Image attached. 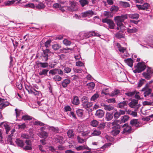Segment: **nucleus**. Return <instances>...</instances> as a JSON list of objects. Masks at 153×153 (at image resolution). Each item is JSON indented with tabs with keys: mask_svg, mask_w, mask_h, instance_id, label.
Here are the masks:
<instances>
[{
	"mask_svg": "<svg viewBox=\"0 0 153 153\" xmlns=\"http://www.w3.org/2000/svg\"><path fill=\"white\" fill-rule=\"evenodd\" d=\"M111 124L113 126L111 133L113 135L116 136L120 132V129L121 125L118 124L117 122L115 121L111 123Z\"/></svg>",
	"mask_w": 153,
	"mask_h": 153,
	"instance_id": "obj_1",
	"label": "nucleus"
},
{
	"mask_svg": "<svg viewBox=\"0 0 153 153\" xmlns=\"http://www.w3.org/2000/svg\"><path fill=\"white\" fill-rule=\"evenodd\" d=\"M128 18L126 14L122 15L121 16H117L114 18V20L118 26L123 27L124 25L122 23L125 20Z\"/></svg>",
	"mask_w": 153,
	"mask_h": 153,
	"instance_id": "obj_2",
	"label": "nucleus"
},
{
	"mask_svg": "<svg viewBox=\"0 0 153 153\" xmlns=\"http://www.w3.org/2000/svg\"><path fill=\"white\" fill-rule=\"evenodd\" d=\"M70 6H65V9L70 12L74 11L77 10V2L72 1L70 3Z\"/></svg>",
	"mask_w": 153,
	"mask_h": 153,
	"instance_id": "obj_3",
	"label": "nucleus"
},
{
	"mask_svg": "<svg viewBox=\"0 0 153 153\" xmlns=\"http://www.w3.org/2000/svg\"><path fill=\"white\" fill-rule=\"evenodd\" d=\"M43 53L40 56V59L42 61L46 62L48 59V53H50L49 49H46L43 51Z\"/></svg>",
	"mask_w": 153,
	"mask_h": 153,
	"instance_id": "obj_4",
	"label": "nucleus"
},
{
	"mask_svg": "<svg viewBox=\"0 0 153 153\" xmlns=\"http://www.w3.org/2000/svg\"><path fill=\"white\" fill-rule=\"evenodd\" d=\"M103 23H106L108 25V27L111 29H113L114 28L115 24L114 22L111 19L107 18L102 19Z\"/></svg>",
	"mask_w": 153,
	"mask_h": 153,
	"instance_id": "obj_5",
	"label": "nucleus"
},
{
	"mask_svg": "<svg viewBox=\"0 0 153 153\" xmlns=\"http://www.w3.org/2000/svg\"><path fill=\"white\" fill-rule=\"evenodd\" d=\"M122 127L124 128L123 131V133L130 134L132 131V127L129 126L127 123H125L122 126Z\"/></svg>",
	"mask_w": 153,
	"mask_h": 153,
	"instance_id": "obj_6",
	"label": "nucleus"
},
{
	"mask_svg": "<svg viewBox=\"0 0 153 153\" xmlns=\"http://www.w3.org/2000/svg\"><path fill=\"white\" fill-rule=\"evenodd\" d=\"M84 36L86 38H88L92 36L100 37L101 35L95 31H92L85 33Z\"/></svg>",
	"mask_w": 153,
	"mask_h": 153,
	"instance_id": "obj_7",
	"label": "nucleus"
},
{
	"mask_svg": "<svg viewBox=\"0 0 153 153\" xmlns=\"http://www.w3.org/2000/svg\"><path fill=\"white\" fill-rule=\"evenodd\" d=\"M140 73L143 71L146 68V66L144 62H138L136 66Z\"/></svg>",
	"mask_w": 153,
	"mask_h": 153,
	"instance_id": "obj_8",
	"label": "nucleus"
},
{
	"mask_svg": "<svg viewBox=\"0 0 153 153\" xmlns=\"http://www.w3.org/2000/svg\"><path fill=\"white\" fill-rule=\"evenodd\" d=\"M9 104L8 102L5 101V100L0 98V109H3Z\"/></svg>",
	"mask_w": 153,
	"mask_h": 153,
	"instance_id": "obj_9",
	"label": "nucleus"
},
{
	"mask_svg": "<svg viewBox=\"0 0 153 153\" xmlns=\"http://www.w3.org/2000/svg\"><path fill=\"white\" fill-rule=\"evenodd\" d=\"M95 15L94 12L91 10H89L82 13V18L88 17H89Z\"/></svg>",
	"mask_w": 153,
	"mask_h": 153,
	"instance_id": "obj_10",
	"label": "nucleus"
},
{
	"mask_svg": "<svg viewBox=\"0 0 153 153\" xmlns=\"http://www.w3.org/2000/svg\"><path fill=\"white\" fill-rule=\"evenodd\" d=\"M4 127L6 130V133L8 134L9 131L10 130V127L9 126L7 123L5 122H2L1 123L0 127Z\"/></svg>",
	"mask_w": 153,
	"mask_h": 153,
	"instance_id": "obj_11",
	"label": "nucleus"
},
{
	"mask_svg": "<svg viewBox=\"0 0 153 153\" xmlns=\"http://www.w3.org/2000/svg\"><path fill=\"white\" fill-rule=\"evenodd\" d=\"M130 124L132 126H134L137 128L140 127V123L137 119H134L131 120L130 121Z\"/></svg>",
	"mask_w": 153,
	"mask_h": 153,
	"instance_id": "obj_12",
	"label": "nucleus"
},
{
	"mask_svg": "<svg viewBox=\"0 0 153 153\" xmlns=\"http://www.w3.org/2000/svg\"><path fill=\"white\" fill-rule=\"evenodd\" d=\"M63 138L61 136L56 135L54 137L53 140L54 141L57 143H59L61 144H63Z\"/></svg>",
	"mask_w": 153,
	"mask_h": 153,
	"instance_id": "obj_13",
	"label": "nucleus"
},
{
	"mask_svg": "<svg viewBox=\"0 0 153 153\" xmlns=\"http://www.w3.org/2000/svg\"><path fill=\"white\" fill-rule=\"evenodd\" d=\"M104 115V111L101 109L97 110L95 114V115L99 118H101Z\"/></svg>",
	"mask_w": 153,
	"mask_h": 153,
	"instance_id": "obj_14",
	"label": "nucleus"
},
{
	"mask_svg": "<svg viewBox=\"0 0 153 153\" xmlns=\"http://www.w3.org/2000/svg\"><path fill=\"white\" fill-rule=\"evenodd\" d=\"M128 103V101H124L122 102H120L118 103V107L120 108H125V107L127 106Z\"/></svg>",
	"mask_w": 153,
	"mask_h": 153,
	"instance_id": "obj_15",
	"label": "nucleus"
},
{
	"mask_svg": "<svg viewBox=\"0 0 153 153\" xmlns=\"http://www.w3.org/2000/svg\"><path fill=\"white\" fill-rule=\"evenodd\" d=\"M138 103V100H133L128 104L129 106L131 108H134Z\"/></svg>",
	"mask_w": 153,
	"mask_h": 153,
	"instance_id": "obj_16",
	"label": "nucleus"
},
{
	"mask_svg": "<svg viewBox=\"0 0 153 153\" xmlns=\"http://www.w3.org/2000/svg\"><path fill=\"white\" fill-rule=\"evenodd\" d=\"M38 135L41 138L45 139L48 136V133L47 132L44 131L39 132Z\"/></svg>",
	"mask_w": 153,
	"mask_h": 153,
	"instance_id": "obj_17",
	"label": "nucleus"
},
{
	"mask_svg": "<svg viewBox=\"0 0 153 153\" xmlns=\"http://www.w3.org/2000/svg\"><path fill=\"white\" fill-rule=\"evenodd\" d=\"M45 5L43 2H39L38 4H36V8L38 10L44 9Z\"/></svg>",
	"mask_w": 153,
	"mask_h": 153,
	"instance_id": "obj_18",
	"label": "nucleus"
},
{
	"mask_svg": "<svg viewBox=\"0 0 153 153\" xmlns=\"http://www.w3.org/2000/svg\"><path fill=\"white\" fill-rule=\"evenodd\" d=\"M88 98L86 96L83 97L81 99V101L82 105L83 107L88 102Z\"/></svg>",
	"mask_w": 153,
	"mask_h": 153,
	"instance_id": "obj_19",
	"label": "nucleus"
},
{
	"mask_svg": "<svg viewBox=\"0 0 153 153\" xmlns=\"http://www.w3.org/2000/svg\"><path fill=\"white\" fill-rule=\"evenodd\" d=\"M124 62L126 63L130 67L132 68L133 66V60L131 58H128L125 59Z\"/></svg>",
	"mask_w": 153,
	"mask_h": 153,
	"instance_id": "obj_20",
	"label": "nucleus"
},
{
	"mask_svg": "<svg viewBox=\"0 0 153 153\" xmlns=\"http://www.w3.org/2000/svg\"><path fill=\"white\" fill-rule=\"evenodd\" d=\"M113 117V114L112 113L107 112L105 114L106 120L108 121L111 120Z\"/></svg>",
	"mask_w": 153,
	"mask_h": 153,
	"instance_id": "obj_21",
	"label": "nucleus"
},
{
	"mask_svg": "<svg viewBox=\"0 0 153 153\" xmlns=\"http://www.w3.org/2000/svg\"><path fill=\"white\" fill-rule=\"evenodd\" d=\"M70 80L69 79H65L64 80L62 83V86L64 88L66 87L68 85L70 82Z\"/></svg>",
	"mask_w": 153,
	"mask_h": 153,
	"instance_id": "obj_22",
	"label": "nucleus"
},
{
	"mask_svg": "<svg viewBox=\"0 0 153 153\" xmlns=\"http://www.w3.org/2000/svg\"><path fill=\"white\" fill-rule=\"evenodd\" d=\"M16 143L17 146L21 147H22L24 145V143L23 141L19 139H17L15 141Z\"/></svg>",
	"mask_w": 153,
	"mask_h": 153,
	"instance_id": "obj_23",
	"label": "nucleus"
},
{
	"mask_svg": "<svg viewBox=\"0 0 153 153\" xmlns=\"http://www.w3.org/2000/svg\"><path fill=\"white\" fill-rule=\"evenodd\" d=\"M123 30H120L119 32L115 34L116 37L118 39L124 38V36L123 34Z\"/></svg>",
	"mask_w": 153,
	"mask_h": 153,
	"instance_id": "obj_24",
	"label": "nucleus"
},
{
	"mask_svg": "<svg viewBox=\"0 0 153 153\" xmlns=\"http://www.w3.org/2000/svg\"><path fill=\"white\" fill-rule=\"evenodd\" d=\"M67 134L69 138H73L74 137V134L72 129L68 130L67 132Z\"/></svg>",
	"mask_w": 153,
	"mask_h": 153,
	"instance_id": "obj_25",
	"label": "nucleus"
},
{
	"mask_svg": "<svg viewBox=\"0 0 153 153\" xmlns=\"http://www.w3.org/2000/svg\"><path fill=\"white\" fill-rule=\"evenodd\" d=\"M104 107V109L105 110L109 111L114 109V107L110 105H106L103 104V105H102Z\"/></svg>",
	"mask_w": 153,
	"mask_h": 153,
	"instance_id": "obj_26",
	"label": "nucleus"
},
{
	"mask_svg": "<svg viewBox=\"0 0 153 153\" xmlns=\"http://www.w3.org/2000/svg\"><path fill=\"white\" fill-rule=\"evenodd\" d=\"M72 103L73 104L76 105H78L79 104V101L77 96H75L74 97Z\"/></svg>",
	"mask_w": 153,
	"mask_h": 153,
	"instance_id": "obj_27",
	"label": "nucleus"
},
{
	"mask_svg": "<svg viewBox=\"0 0 153 153\" xmlns=\"http://www.w3.org/2000/svg\"><path fill=\"white\" fill-rule=\"evenodd\" d=\"M37 65L42 68H46L48 66V64L47 62H39Z\"/></svg>",
	"mask_w": 153,
	"mask_h": 153,
	"instance_id": "obj_28",
	"label": "nucleus"
},
{
	"mask_svg": "<svg viewBox=\"0 0 153 153\" xmlns=\"http://www.w3.org/2000/svg\"><path fill=\"white\" fill-rule=\"evenodd\" d=\"M79 2L82 7L88 5L89 3L88 1V0H79Z\"/></svg>",
	"mask_w": 153,
	"mask_h": 153,
	"instance_id": "obj_29",
	"label": "nucleus"
},
{
	"mask_svg": "<svg viewBox=\"0 0 153 153\" xmlns=\"http://www.w3.org/2000/svg\"><path fill=\"white\" fill-rule=\"evenodd\" d=\"M33 117L28 115H25L22 116V119L24 120H30L32 119Z\"/></svg>",
	"mask_w": 153,
	"mask_h": 153,
	"instance_id": "obj_30",
	"label": "nucleus"
},
{
	"mask_svg": "<svg viewBox=\"0 0 153 153\" xmlns=\"http://www.w3.org/2000/svg\"><path fill=\"white\" fill-rule=\"evenodd\" d=\"M32 92H30V94H33L35 95H39V91H36L34 88L32 87L31 88Z\"/></svg>",
	"mask_w": 153,
	"mask_h": 153,
	"instance_id": "obj_31",
	"label": "nucleus"
},
{
	"mask_svg": "<svg viewBox=\"0 0 153 153\" xmlns=\"http://www.w3.org/2000/svg\"><path fill=\"white\" fill-rule=\"evenodd\" d=\"M48 71L49 70L48 69H43L39 72V74L40 75L46 76L47 75Z\"/></svg>",
	"mask_w": 153,
	"mask_h": 153,
	"instance_id": "obj_32",
	"label": "nucleus"
},
{
	"mask_svg": "<svg viewBox=\"0 0 153 153\" xmlns=\"http://www.w3.org/2000/svg\"><path fill=\"white\" fill-rule=\"evenodd\" d=\"M77 116L79 117H82L83 113V110L81 109H79L76 111Z\"/></svg>",
	"mask_w": 153,
	"mask_h": 153,
	"instance_id": "obj_33",
	"label": "nucleus"
},
{
	"mask_svg": "<svg viewBox=\"0 0 153 153\" xmlns=\"http://www.w3.org/2000/svg\"><path fill=\"white\" fill-rule=\"evenodd\" d=\"M139 17V15L138 14H130L129 15L130 18L134 19H137Z\"/></svg>",
	"mask_w": 153,
	"mask_h": 153,
	"instance_id": "obj_34",
	"label": "nucleus"
},
{
	"mask_svg": "<svg viewBox=\"0 0 153 153\" xmlns=\"http://www.w3.org/2000/svg\"><path fill=\"white\" fill-rule=\"evenodd\" d=\"M49 129L56 133H58L59 131V128L57 127L50 126L49 127Z\"/></svg>",
	"mask_w": 153,
	"mask_h": 153,
	"instance_id": "obj_35",
	"label": "nucleus"
},
{
	"mask_svg": "<svg viewBox=\"0 0 153 153\" xmlns=\"http://www.w3.org/2000/svg\"><path fill=\"white\" fill-rule=\"evenodd\" d=\"M143 75L146 79L149 80L151 77L152 76L151 74H148L146 72H144L143 73Z\"/></svg>",
	"mask_w": 153,
	"mask_h": 153,
	"instance_id": "obj_36",
	"label": "nucleus"
},
{
	"mask_svg": "<svg viewBox=\"0 0 153 153\" xmlns=\"http://www.w3.org/2000/svg\"><path fill=\"white\" fill-rule=\"evenodd\" d=\"M15 2V1L14 0L6 1L4 2V4L5 6H9L14 4Z\"/></svg>",
	"mask_w": 153,
	"mask_h": 153,
	"instance_id": "obj_37",
	"label": "nucleus"
},
{
	"mask_svg": "<svg viewBox=\"0 0 153 153\" xmlns=\"http://www.w3.org/2000/svg\"><path fill=\"white\" fill-rule=\"evenodd\" d=\"M100 97V95L99 94L97 93H96L95 94L93 95L91 98V101H94L97 100Z\"/></svg>",
	"mask_w": 153,
	"mask_h": 153,
	"instance_id": "obj_38",
	"label": "nucleus"
},
{
	"mask_svg": "<svg viewBox=\"0 0 153 153\" xmlns=\"http://www.w3.org/2000/svg\"><path fill=\"white\" fill-rule=\"evenodd\" d=\"M101 134V131L98 130L96 129L94 130L91 134V135L92 136H98L100 135Z\"/></svg>",
	"mask_w": 153,
	"mask_h": 153,
	"instance_id": "obj_39",
	"label": "nucleus"
},
{
	"mask_svg": "<svg viewBox=\"0 0 153 153\" xmlns=\"http://www.w3.org/2000/svg\"><path fill=\"white\" fill-rule=\"evenodd\" d=\"M95 84L93 82H91L87 84L88 88L90 89H93L95 86Z\"/></svg>",
	"mask_w": 153,
	"mask_h": 153,
	"instance_id": "obj_40",
	"label": "nucleus"
},
{
	"mask_svg": "<svg viewBox=\"0 0 153 153\" xmlns=\"http://www.w3.org/2000/svg\"><path fill=\"white\" fill-rule=\"evenodd\" d=\"M99 123V122L96 120H93L91 123V125L94 127H97Z\"/></svg>",
	"mask_w": 153,
	"mask_h": 153,
	"instance_id": "obj_41",
	"label": "nucleus"
},
{
	"mask_svg": "<svg viewBox=\"0 0 153 153\" xmlns=\"http://www.w3.org/2000/svg\"><path fill=\"white\" fill-rule=\"evenodd\" d=\"M53 79L55 81H60L61 80L62 78L58 75H55L53 77Z\"/></svg>",
	"mask_w": 153,
	"mask_h": 153,
	"instance_id": "obj_42",
	"label": "nucleus"
},
{
	"mask_svg": "<svg viewBox=\"0 0 153 153\" xmlns=\"http://www.w3.org/2000/svg\"><path fill=\"white\" fill-rule=\"evenodd\" d=\"M129 118V117L128 116H124L123 117V118L121 119V121L122 122L124 123L128 121Z\"/></svg>",
	"mask_w": 153,
	"mask_h": 153,
	"instance_id": "obj_43",
	"label": "nucleus"
},
{
	"mask_svg": "<svg viewBox=\"0 0 153 153\" xmlns=\"http://www.w3.org/2000/svg\"><path fill=\"white\" fill-rule=\"evenodd\" d=\"M120 4L125 7H128L130 6L129 3L125 1H120Z\"/></svg>",
	"mask_w": 153,
	"mask_h": 153,
	"instance_id": "obj_44",
	"label": "nucleus"
},
{
	"mask_svg": "<svg viewBox=\"0 0 153 153\" xmlns=\"http://www.w3.org/2000/svg\"><path fill=\"white\" fill-rule=\"evenodd\" d=\"M138 31V29L135 27H134L131 29L128 28L127 29L128 32L130 33L136 32Z\"/></svg>",
	"mask_w": 153,
	"mask_h": 153,
	"instance_id": "obj_45",
	"label": "nucleus"
},
{
	"mask_svg": "<svg viewBox=\"0 0 153 153\" xmlns=\"http://www.w3.org/2000/svg\"><path fill=\"white\" fill-rule=\"evenodd\" d=\"M120 91V90H115L111 92L110 95L112 97L114 96L119 94Z\"/></svg>",
	"mask_w": 153,
	"mask_h": 153,
	"instance_id": "obj_46",
	"label": "nucleus"
},
{
	"mask_svg": "<svg viewBox=\"0 0 153 153\" xmlns=\"http://www.w3.org/2000/svg\"><path fill=\"white\" fill-rule=\"evenodd\" d=\"M135 93L136 92L135 91H134L128 92L126 93L125 94L128 97H132L134 96Z\"/></svg>",
	"mask_w": 153,
	"mask_h": 153,
	"instance_id": "obj_47",
	"label": "nucleus"
},
{
	"mask_svg": "<svg viewBox=\"0 0 153 153\" xmlns=\"http://www.w3.org/2000/svg\"><path fill=\"white\" fill-rule=\"evenodd\" d=\"M25 89L30 94V92H32L31 88L32 87L31 85H25Z\"/></svg>",
	"mask_w": 153,
	"mask_h": 153,
	"instance_id": "obj_48",
	"label": "nucleus"
},
{
	"mask_svg": "<svg viewBox=\"0 0 153 153\" xmlns=\"http://www.w3.org/2000/svg\"><path fill=\"white\" fill-rule=\"evenodd\" d=\"M150 118H153V114L148 117H144L142 119V120L144 121H148L150 120Z\"/></svg>",
	"mask_w": 153,
	"mask_h": 153,
	"instance_id": "obj_49",
	"label": "nucleus"
},
{
	"mask_svg": "<svg viewBox=\"0 0 153 153\" xmlns=\"http://www.w3.org/2000/svg\"><path fill=\"white\" fill-rule=\"evenodd\" d=\"M152 90L151 88H149L146 91L144 92V97H146L147 96L149 95L152 92Z\"/></svg>",
	"mask_w": 153,
	"mask_h": 153,
	"instance_id": "obj_50",
	"label": "nucleus"
},
{
	"mask_svg": "<svg viewBox=\"0 0 153 153\" xmlns=\"http://www.w3.org/2000/svg\"><path fill=\"white\" fill-rule=\"evenodd\" d=\"M24 6L26 8H34L35 7V6L33 3H29L25 5Z\"/></svg>",
	"mask_w": 153,
	"mask_h": 153,
	"instance_id": "obj_51",
	"label": "nucleus"
},
{
	"mask_svg": "<svg viewBox=\"0 0 153 153\" xmlns=\"http://www.w3.org/2000/svg\"><path fill=\"white\" fill-rule=\"evenodd\" d=\"M71 71V68L68 67H65L64 69V72L66 73H69Z\"/></svg>",
	"mask_w": 153,
	"mask_h": 153,
	"instance_id": "obj_52",
	"label": "nucleus"
},
{
	"mask_svg": "<svg viewBox=\"0 0 153 153\" xmlns=\"http://www.w3.org/2000/svg\"><path fill=\"white\" fill-rule=\"evenodd\" d=\"M61 47L60 45L57 44H55L52 46V48L54 50H58Z\"/></svg>",
	"mask_w": 153,
	"mask_h": 153,
	"instance_id": "obj_53",
	"label": "nucleus"
},
{
	"mask_svg": "<svg viewBox=\"0 0 153 153\" xmlns=\"http://www.w3.org/2000/svg\"><path fill=\"white\" fill-rule=\"evenodd\" d=\"M12 136L10 135H8L7 136V141L8 143L10 145H12Z\"/></svg>",
	"mask_w": 153,
	"mask_h": 153,
	"instance_id": "obj_54",
	"label": "nucleus"
},
{
	"mask_svg": "<svg viewBox=\"0 0 153 153\" xmlns=\"http://www.w3.org/2000/svg\"><path fill=\"white\" fill-rule=\"evenodd\" d=\"M105 126V124L104 123H101L98 126L97 128L99 130H100L103 129Z\"/></svg>",
	"mask_w": 153,
	"mask_h": 153,
	"instance_id": "obj_55",
	"label": "nucleus"
},
{
	"mask_svg": "<svg viewBox=\"0 0 153 153\" xmlns=\"http://www.w3.org/2000/svg\"><path fill=\"white\" fill-rule=\"evenodd\" d=\"M149 4L147 3H145L143 5L142 10H147L149 7Z\"/></svg>",
	"mask_w": 153,
	"mask_h": 153,
	"instance_id": "obj_56",
	"label": "nucleus"
},
{
	"mask_svg": "<svg viewBox=\"0 0 153 153\" xmlns=\"http://www.w3.org/2000/svg\"><path fill=\"white\" fill-rule=\"evenodd\" d=\"M118 10L117 7L112 6L110 8V10L113 12H117Z\"/></svg>",
	"mask_w": 153,
	"mask_h": 153,
	"instance_id": "obj_57",
	"label": "nucleus"
},
{
	"mask_svg": "<svg viewBox=\"0 0 153 153\" xmlns=\"http://www.w3.org/2000/svg\"><path fill=\"white\" fill-rule=\"evenodd\" d=\"M63 43L66 46L69 45H71V42L70 41L67 39H65L63 41Z\"/></svg>",
	"mask_w": 153,
	"mask_h": 153,
	"instance_id": "obj_58",
	"label": "nucleus"
},
{
	"mask_svg": "<svg viewBox=\"0 0 153 153\" xmlns=\"http://www.w3.org/2000/svg\"><path fill=\"white\" fill-rule=\"evenodd\" d=\"M120 116V113H119V112L117 111L116 112L113 114L114 118L115 119H118Z\"/></svg>",
	"mask_w": 153,
	"mask_h": 153,
	"instance_id": "obj_59",
	"label": "nucleus"
},
{
	"mask_svg": "<svg viewBox=\"0 0 153 153\" xmlns=\"http://www.w3.org/2000/svg\"><path fill=\"white\" fill-rule=\"evenodd\" d=\"M51 40H47L45 44V46L47 48L49 47L51 45Z\"/></svg>",
	"mask_w": 153,
	"mask_h": 153,
	"instance_id": "obj_60",
	"label": "nucleus"
},
{
	"mask_svg": "<svg viewBox=\"0 0 153 153\" xmlns=\"http://www.w3.org/2000/svg\"><path fill=\"white\" fill-rule=\"evenodd\" d=\"M153 102H149V101H145L143 102V105H152Z\"/></svg>",
	"mask_w": 153,
	"mask_h": 153,
	"instance_id": "obj_61",
	"label": "nucleus"
},
{
	"mask_svg": "<svg viewBox=\"0 0 153 153\" xmlns=\"http://www.w3.org/2000/svg\"><path fill=\"white\" fill-rule=\"evenodd\" d=\"M57 73V69H54L51 70L49 71L50 74H51L53 75H54Z\"/></svg>",
	"mask_w": 153,
	"mask_h": 153,
	"instance_id": "obj_62",
	"label": "nucleus"
},
{
	"mask_svg": "<svg viewBox=\"0 0 153 153\" xmlns=\"http://www.w3.org/2000/svg\"><path fill=\"white\" fill-rule=\"evenodd\" d=\"M78 141L79 143H82L85 142V140L81 138L79 136L77 137Z\"/></svg>",
	"mask_w": 153,
	"mask_h": 153,
	"instance_id": "obj_63",
	"label": "nucleus"
},
{
	"mask_svg": "<svg viewBox=\"0 0 153 153\" xmlns=\"http://www.w3.org/2000/svg\"><path fill=\"white\" fill-rule=\"evenodd\" d=\"M92 105L93 104L92 102H88L84 108H88L92 106Z\"/></svg>",
	"mask_w": 153,
	"mask_h": 153,
	"instance_id": "obj_64",
	"label": "nucleus"
}]
</instances>
